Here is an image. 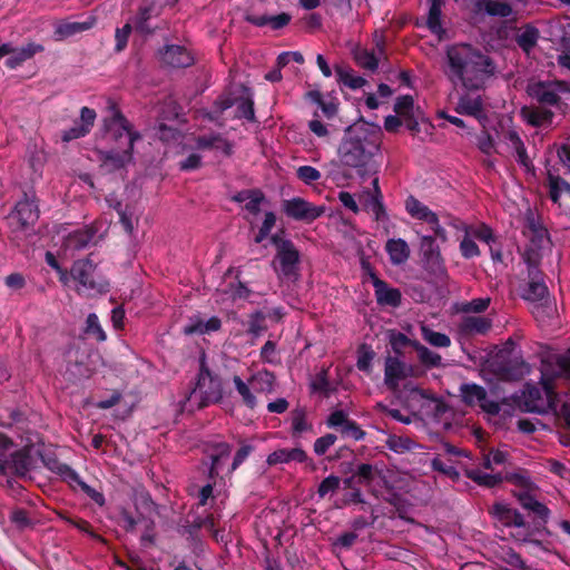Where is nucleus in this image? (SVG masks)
<instances>
[{
  "instance_id": "f257e3e1",
  "label": "nucleus",
  "mask_w": 570,
  "mask_h": 570,
  "mask_svg": "<svg viewBox=\"0 0 570 570\" xmlns=\"http://www.w3.org/2000/svg\"><path fill=\"white\" fill-rule=\"evenodd\" d=\"M381 144L380 127L366 122L348 126L337 149L341 165L355 169L358 175H365L372 158L380 151Z\"/></svg>"
},
{
  "instance_id": "f03ea898",
  "label": "nucleus",
  "mask_w": 570,
  "mask_h": 570,
  "mask_svg": "<svg viewBox=\"0 0 570 570\" xmlns=\"http://www.w3.org/2000/svg\"><path fill=\"white\" fill-rule=\"evenodd\" d=\"M448 77L453 82L460 81L466 90H479L493 73L492 60L474 49L471 45L459 43L448 48Z\"/></svg>"
},
{
  "instance_id": "7ed1b4c3",
  "label": "nucleus",
  "mask_w": 570,
  "mask_h": 570,
  "mask_svg": "<svg viewBox=\"0 0 570 570\" xmlns=\"http://www.w3.org/2000/svg\"><path fill=\"white\" fill-rule=\"evenodd\" d=\"M193 396H198L199 399L197 403L198 409L219 403L224 396L222 379L207 366L205 353L199 358V371L195 387L187 395L186 401H190Z\"/></svg>"
},
{
  "instance_id": "20e7f679",
  "label": "nucleus",
  "mask_w": 570,
  "mask_h": 570,
  "mask_svg": "<svg viewBox=\"0 0 570 570\" xmlns=\"http://www.w3.org/2000/svg\"><path fill=\"white\" fill-rule=\"evenodd\" d=\"M489 513L505 528L512 529L511 537L520 543L541 546V541L533 538L531 523L525 521L523 514L507 503L495 502Z\"/></svg>"
},
{
  "instance_id": "39448f33",
  "label": "nucleus",
  "mask_w": 570,
  "mask_h": 570,
  "mask_svg": "<svg viewBox=\"0 0 570 570\" xmlns=\"http://www.w3.org/2000/svg\"><path fill=\"white\" fill-rule=\"evenodd\" d=\"M560 376H570V351L561 355H551L541 363L540 383L549 405L557 397L553 377Z\"/></svg>"
},
{
  "instance_id": "423d86ee",
  "label": "nucleus",
  "mask_w": 570,
  "mask_h": 570,
  "mask_svg": "<svg viewBox=\"0 0 570 570\" xmlns=\"http://www.w3.org/2000/svg\"><path fill=\"white\" fill-rule=\"evenodd\" d=\"M568 90V82L563 80L530 81L525 88L527 95L532 100H535L538 105L546 107H559L562 102L560 92Z\"/></svg>"
},
{
  "instance_id": "0eeeda50",
  "label": "nucleus",
  "mask_w": 570,
  "mask_h": 570,
  "mask_svg": "<svg viewBox=\"0 0 570 570\" xmlns=\"http://www.w3.org/2000/svg\"><path fill=\"white\" fill-rule=\"evenodd\" d=\"M70 275L78 282L82 291L95 293L107 291L108 283L96 273V265L89 258L76 261L70 269Z\"/></svg>"
},
{
  "instance_id": "6e6552de",
  "label": "nucleus",
  "mask_w": 570,
  "mask_h": 570,
  "mask_svg": "<svg viewBox=\"0 0 570 570\" xmlns=\"http://www.w3.org/2000/svg\"><path fill=\"white\" fill-rule=\"evenodd\" d=\"M273 245L276 247V258L279 262L281 272L285 277L297 275V266L299 264V252L292 240L282 238L279 234L271 237Z\"/></svg>"
},
{
  "instance_id": "1a4fd4ad",
  "label": "nucleus",
  "mask_w": 570,
  "mask_h": 570,
  "mask_svg": "<svg viewBox=\"0 0 570 570\" xmlns=\"http://www.w3.org/2000/svg\"><path fill=\"white\" fill-rule=\"evenodd\" d=\"M111 117L104 120L105 132L108 139L114 142H119L124 139V148H128V139L140 134L132 130L130 122L116 106L111 107Z\"/></svg>"
},
{
  "instance_id": "9d476101",
  "label": "nucleus",
  "mask_w": 570,
  "mask_h": 570,
  "mask_svg": "<svg viewBox=\"0 0 570 570\" xmlns=\"http://www.w3.org/2000/svg\"><path fill=\"white\" fill-rule=\"evenodd\" d=\"M39 218V209L35 200V195L23 194L13 212L8 216L10 225H17L21 229L33 226Z\"/></svg>"
},
{
  "instance_id": "9b49d317",
  "label": "nucleus",
  "mask_w": 570,
  "mask_h": 570,
  "mask_svg": "<svg viewBox=\"0 0 570 570\" xmlns=\"http://www.w3.org/2000/svg\"><path fill=\"white\" fill-rule=\"evenodd\" d=\"M460 391L462 401L466 405H479L482 411L490 415H498L500 413L499 403L488 400V393L484 387L478 384H462Z\"/></svg>"
},
{
  "instance_id": "f8f14e48",
  "label": "nucleus",
  "mask_w": 570,
  "mask_h": 570,
  "mask_svg": "<svg viewBox=\"0 0 570 570\" xmlns=\"http://www.w3.org/2000/svg\"><path fill=\"white\" fill-rule=\"evenodd\" d=\"M157 57L160 65L167 68H187L195 62L193 53L178 45L164 46L158 50Z\"/></svg>"
},
{
  "instance_id": "ddd939ff",
  "label": "nucleus",
  "mask_w": 570,
  "mask_h": 570,
  "mask_svg": "<svg viewBox=\"0 0 570 570\" xmlns=\"http://www.w3.org/2000/svg\"><path fill=\"white\" fill-rule=\"evenodd\" d=\"M179 0H142L135 18V28L142 33H151L147 24L153 17H158L167 7H174Z\"/></svg>"
},
{
  "instance_id": "4468645a",
  "label": "nucleus",
  "mask_w": 570,
  "mask_h": 570,
  "mask_svg": "<svg viewBox=\"0 0 570 570\" xmlns=\"http://www.w3.org/2000/svg\"><path fill=\"white\" fill-rule=\"evenodd\" d=\"M513 401L522 412L541 414L547 411L542 391L531 383H525L523 390L513 396Z\"/></svg>"
},
{
  "instance_id": "2eb2a0df",
  "label": "nucleus",
  "mask_w": 570,
  "mask_h": 570,
  "mask_svg": "<svg viewBox=\"0 0 570 570\" xmlns=\"http://www.w3.org/2000/svg\"><path fill=\"white\" fill-rule=\"evenodd\" d=\"M405 208L407 213L415 219L423 220L431 225L435 237L446 240V234L444 228L440 226L438 215L432 212L428 206L422 204L414 196H409L405 200Z\"/></svg>"
},
{
  "instance_id": "dca6fc26",
  "label": "nucleus",
  "mask_w": 570,
  "mask_h": 570,
  "mask_svg": "<svg viewBox=\"0 0 570 570\" xmlns=\"http://www.w3.org/2000/svg\"><path fill=\"white\" fill-rule=\"evenodd\" d=\"M283 207L288 217L297 220L313 222L324 213V207L314 206L301 197L285 200Z\"/></svg>"
},
{
  "instance_id": "f3484780",
  "label": "nucleus",
  "mask_w": 570,
  "mask_h": 570,
  "mask_svg": "<svg viewBox=\"0 0 570 570\" xmlns=\"http://www.w3.org/2000/svg\"><path fill=\"white\" fill-rule=\"evenodd\" d=\"M140 139V135H135L128 139V148H124L121 151H102L100 159L102 161L101 167L106 168L107 171H115L124 168L132 159L134 144Z\"/></svg>"
},
{
  "instance_id": "a211bd4d",
  "label": "nucleus",
  "mask_w": 570,
  "mask_h": 570,
  "mask_svg": "<svg viewBox=\"0 0 570 570\" xmlns=\"http://www.w3.org/2000/svg\"><path fill=\"white\" fill-rule=\"evenodd\" d=\"M549 294L548 287L540 269H533L528 274V281L520 289V296L529 302H541Z\"/></svg>"
},
{
  "instance_id": "6ab92c4d",
  "label": "nucleus",
  "mask_w": 570,
  "mask_h": 570,
  "mask_svg": "<svg viewBox=\"0 0 570 570\" xmlns=\"http://www.w3.org/2000/svg\"><path fill=\"white\" fill-rule=\"evenodd\" d=\"M421 249L423 253V262L431 273L441 275L444 273V262L440 253V248L435 243L433 236H424L421 242Z\"/></svg>"
},
{
  "instance_id": "aec40b11",
  "label": "nucleus",
  "mask_w": 570,
  "mask_h": 570,
  "mask_svg": "<svg viewBox=\"0 0 570 570\" xmlns=\"http://www.w3.org/2000/svg\"><path fill=\"white\" fill-rule=\"evenodd\" d=\"M45 50L42 45L30 42L22 48H13L9 43H2V57L9 56L6 60V66L16 68L22 65L26 60L31 59L36 53Z\"/></svg>"
},
{
  "instance_id": "412c9836",
  "label": "nucleus",
  "mask_w": 570,
  "mask_h": 570,
  "mask_svg": "<svg viewBox=\"0 0 570 570\" xmlns=\"http://www.w3.org/2000/svg\"><path fill=\"white\" fill-rule=\"evenodd\" d=\"M289 462L307 463L311 470L314 471L316 469L314 461L309 459L307 453L301 448L277 449L268 454L266 459V463L269 466Z\"/></svg>"
},
{
  "instance_id": "4be33fe9",
  "label": "nucleus",
  "mask_w": 570,
  "mask_h": 570,
  "mask_svg": "<svg viewBox=\"0 0 570 570\" xmlns=\"http://www.w3.org/2000/svg\"><path fill=\"white\" fill-rule=\"evenodd\" d=\"M455 111L460 115L474 117L480 122L488 120V116L484 109V101L480 95L472 96L468 92L461 95L459 97Z\"/></svg>"
},
{
  "instance_id": "5701e85b",
  "label": "nucleus",
  "mask_w": 570,
  "mask_h": 570,
  "mask_svg": "<svg viewBox=\"0 0 570 570\" xmlns=\"http://www.w3.org/2000/svg\"><path fill=\"white\" fill-rule=\"evenodd\" d=\"M412 367L397 356H387L384 366V381L389 389L396 390L399 382L411 375Z\"/></svg>"
},
{
  "instance_id": "b1692460",
  "label": "nucleus",
  "mask_w": 570,
  "mask_h": 570,
  "mask_svg": "<svg viewBox=\"0 0 570 570\" xmlns=\"http://www.w3.org/2000/svg\"><path fill=\"white\" fill-rule=\"evenodd\" d=\"M32 465L30 449L24 446L11 454L10 460L2 462V474L12 473L19 478H24Z\"/></svg>"
},
{
  "instance_id": "393cba45",
  "label": "nucleus",
  "mask_w": 570,
  "mask_h": 570,
  "mask_svg": "<svg viewBox=\"0 0 570 570\" xmlns=\"http://www.w3.org/2000/svg\"><path fill=\"white\" fill-rule=\"evenodd\" d=\"M178 117L177 106L176 104H168L165 106L161 112L160 120L158 125L155 127L156 136L165 141H176L180 137V131L177 128H174L167 125L164 120H175Z\"/></svg>"
},
{
  "instance_id": "a878e982",
  "label": "nucleus",
  "mask_w": 570,
  "mask_h": 570,
  "mask_svg": "<svg viewBox=\"0 0 570 570\" xmlns=\"http://www.w3.org/2000/svg\"><path fill=\"white\" fill-rule=\"evenodd\" d=\"M521 117L532 127L539 128L552 124L554 112L546 106H524L521 108Z\"/></svg>"
},
{
  "instance_id": "bb28decb",
  "label": "nucleus",
  "mask_w": 570,
  "mask_h": 570,
  "mask_svg": "<svg viewBox=\"0 0 570 570\" xmlns=\"http://www.w3.org/2000/svg\"><path fill=\"white\" fill-rule=\"evenodd\" d=\"M374 293L376 303L381 306L397 307L402 303V293L399 288L390 287L389 284L381 279L375 278Z\"/></svg>"
},
{
  "instance_id": "cd10ccee",
  "label": "nucleus",
  "mask_w": 570,
  "mask_h": 570,
  "mask_svg": "<svg viewBox=\"0 0 570 570\" xmlns=\"http://www.w3.org/2000/svg\"><path fill=\"white\" fill-rule=\"evenodd\" d=\"M472 3L474 12H485L491 17L507 18L513 12L511 4L505 0H472Z\"/></svg>"
},
{
  "instance_id": "c85d7f7f",
  "label": "nucleus",
  "mask_w": 570,
  "mask_h": 570,
  "mask_svg": "<svg viewBox=\"0 0 570 570\" xmlns=\"http://www.w3.org/2000/svg\"><path fill=\"white\" fill-rule=\"evenodd\" d=\"M492 327V321L485 316H465L459 324V331L462 335H484Z\"/></svg>"
},
{
  "instance_id": "c756f323",
  "label": "nucleus",
  "mask_w": 570,
  "mask_h": 570,
  "mask_svg": "<svg viewBox=\"0 0 570 570\" xmlns=\"http://www.w3.org/2000/svg\"><path fill=\"white\" fill-rule=\"evenodd\" d=\"M245 21L256 27L269 26L273 30H279L291 22V14L282 12L277 16L262 14L256 16L247 12L244 17Z\"/></svg>"
},
{
  "instance_id": "7c9ffc66",
  "label": "nucleus",
  "mask_w": 570,
  "mask_h": 570,
  "mask_svg": "<svg viewBox=\"0 0 570 570\" xmlns=\"http://www.w3.org/2000/svg\"><path fill=\"white\" fill-rule=\"evenodd\" d=\"M527 228L531 246L543 248L544 245L550 242L547 228L541 224L539 218L534 217L532 213L527 215Z\"/></svg>"
},
{
  "instance_id": "2f4dec72",
  "label": "nucleus",
  "mask_w": 570,
  "mask_h": 570,
  "mask_svg": "<svg viewBox=\"0 0 570 570\" xmlns=\"http://www.w3.org/2000/svg\"><path fill=\"white\" fill-rule=\"evenodd\" d=\"M494 372L498 374L499 380L519 381L525 373L529 372V366L523 361H509L504 364L498 365Z\"/></svg>"
},
{
  "instance_id": "473e14b6",
  "label": "nucleus",
  "mask_w": 570,
  "mask_h": 570,
  "mask_svg": "<svg viewBox=\"0 0 570 570\" xmlns=\"http://www.w3.org/2000/svg\"><path fill=\"white\" fill-rule=\"evenodd\" d=\"M504 139L512 145L517 154V161L521 166H523L528 171L534 170L533 164L530 157L528 156L527 148L520 135L515 130L509 129L504 132Z\"/></svg>"
},
{
  "instance_id": "72a5a7b5",
  "label": "nucleus",
  "mask_w": 570,
  "mask_h": 570,
  "mask_svg": "<svg viewBox=\"0 0 570 570\" xmlns=\"http://www.w3.org/2000/svg\"><path fill=\"white\" fill-rule=\"evenodd\" d=\"M41 460L50 471L57 473L69 485H72V481H77V472L68 464L59 462L53 455L41 454Z\"/></svg>"
},
{
  "instance_id": "f704fd0d",
  "label": "nucleus",
  "mask_w": 570,
  "mask_h": 570,
  "mask_svg": "<svg viewBox=\"0 0 570 570\" xmlns=\"http://www.w3.org/2000/svg\"><path fill=\"white\" fill-rule=\"evenodd\" d=\"M97 232L98 229L94 225H87L69 234L67 245L76 250L83 249L94 240Z\"/></svg>"
},
{
  "instance_id": "c9c22d12",
  "label": "nucleus",
  "mask_w": 570,
  "mask_h": 570,
  "mask_svg": "<svg viewBox=\"0 0 570 570\" xmlns=\"http://www.w3.org/2000/svg\"><path fill=\"white\" fill-rule=\"evenodd\" d=\"M430 9L428 13L426 26L429 30L438 35L440 38L445 33V30L442 27L441 16H442V7L444 6V0H429Z\"/></svg>"
},
{
  "instance_id": "e433bc0d",
  "label": "nucleus",
  "mask_w": 570,
  "mask_h": 570,
  "mask_svg": "<svg viewBox=\"0 0 570 570\" xmlns=\"http://www.w3.org/2000/svg\"><path fill=\"white\" fill-rule=\"evenodd\" d=\"M386 252L390 256V261L394 265H401L410 257V248L405 240L389 239L386 243Z\"/></svg>"
},
{
  "instance_id": "4c0bfd02",
  "label": "nucleus",
  "mask_w": 570,
  "mask_h": 570,
  "mask_svg": "<svg viewBox=\"0 0 570 570\" xmlns=\"http://www.w3.org/2000/svg\"><path fill=\"white\" fill-rule=\"evenodd\" d=\"M292 429L291 434L293 438L301 436L304 432L312 430L313 425L307 421V411L303 406H296L291 412Z\"/></svg>"
},
{
  "instance_id": "58836bf2",
  "label": "nucleus",
  "mask_w": 570,
  "mask_h": 570,
  "mask_svg": "<svg viewBox=\"0 0 570 570\" xmlns=\"http://www.w3.org/2000/svg\"><path fill=\"white\" fill-rule=\"evenodd\" d=\"M276 377L274 373L263 370L253 374L249 384L253 390L258 393H272L274 391Z\"/></svg>"
},
{
  "instance_id": "ea45409f",
  "label": "nucleus",
  "mask_w": 570,
  "mask_h": 570,
  "mask_svg": "<svg viewBox=\"0 0 570 570\" xmlns=\"http://www.w3.org/2000/svg\"><path fill=\"white\" fill-rule=\"evenodd\" d=\"M216 142H220L223 145V153L225 156H232L233 144L225 139L220 134H210L196 138V147L198 149H212Z\"/></svg>"
},
{
  "instance_id": "a19ab883",
  "label": "nucleus",
  "mask_w": 570,
  "mask_h": 570,
  "mask_svg": "<svg viewBox=\"0 0 570 570\" xmlns=\"http://www.w3.org/2000/svg\"><path fill=\"white\" fill-rule=\"evenodd\" d=\"M529 511L534 514V519L531 524L533 535L535 533L542 532H544L546 534H550V531L547 528V523L550 517V509L546 504L539 502L534 504V507Z\"/></svg>"
},
{
  "instance_id": "79ce46f5",
  "label": "nucleus",
  "mask_w": 570,
  "mask_h": 570,
  "mask_svg": "<svg viewBox=\"0 0 570 570\" xmlns=\"http://www.w3.org/2000/svg\"><path fill=\"white\" fill-rule=\"evenodd\" d=\"M413 348L417 353V358L421 364L428 368L442 366V357L439 353L429 350L420 342L413 343Z\"/></svg>"
},
{
  "instance_id": "37998d69",
  "label": "nucleus",
  "mask_w": 570,
  "mask_h": 570,
  "mask_svg": "<svg viewBox=\"0 0 570 570\" xmlns=\"http://www.w3.org/2000/svg\"><path fill=\"white\" fill-rule=\"evenodd\" d=\"M235 104L237 105V117L245 118L250 122L256 121L254 101L248 88L244 87V95L235 99Z\"/></svg>"
},
{
  "instance_id": "c03bdc74",
  "label": "nucleus",
  "mask_w": 570,
  "mask_h": 570,
  "mask_svg": "<svg viewBox=\"0 0 570 570\" xmlns=\"http://www.w3.org/2000/svg\"><path fill=\"white\" fill-rule=\"evenodd\" d=\"M94 26V20L86 22H70L65 21L57 26L55 33L59 39H66L76 33L89 30Z\"/></svg>"
},
{
  "instance_id": "a18cd8bd",
  "label": "nucleus",
  "mask_w": 570,
  "mask_h": 570,
  "mask_svg": "<svg viewBox=\"0 0 570 570\" xmlns=\"http://www.w3.org/2000/svg\"><path fill=\"white\" fill-rule=\"evenodd\" d=\"M210 449V460L212 464L209 468V478L215 479L217 476V456L218 458H228L232 453L230 444L226 442H215L208 445Z\"/></svg>"
},
{
  "instance_id": "49530a36",
  "label": "nucleus",
  "mask_w": 570,
  "mask_h": 570,
  "mask_svg": "<svg viewBox=\"0 0 570 570\" xmlns=\"http://www.w3.org/2000/svg\"><path fill=\"white\" fill-rule=\"evenodd\" d=\"M379 475L380 470L370 463H361L354 471L356 483L364 487H370Z\"/></svg>"
},
{
  "instance_id": "de8ad7c7",
  "label": "nucleus",
  "mask_w": 570,
  "mask_h": 570,
  "mask_svg": "<svg viewBox=\"0 0 570 570\" xmlns=\"http://www.w3.org/2000/svg\"><path fill=\"white\" fill-rule=\"evenodd\" d=\"M335 73L338 82H342L351 89L362 88L366 83V80L361 76L354 75L351 68L335 66Z\"/></svg>"
},
{
  "instance_id": "09e8293b",
  "label": "nucleus",
  "mask_w": 570,
  "mask_h": 570,
  "mask_svg": "<svg viewBox=\"0 0 570 570\" xmlns=\"http://www.w3.org/2000/svg\"><path fill=\"white\" fill-rule=\"evenodd\" d=\"M353 57L358 67L372 72L376 71L379 59L373 51L358 47L353 51Z\"/></svg>"
},
{
  "instance_id": "8fccbe9b",
  "label": "nucleus",
  "mask_w": 570,
  "mask_h": 570,
  "mask_svg": "<svg viewBox=\"0 0 570 570\" xmlns=\"http://www.w3.org/2000/svg\"><path fill=\"white\" fill-rule=\"evenodd\" d=\"M538 38L539 30L534 27H527L517 36L515 41L524 52L529 53L535 47Z\"/></svg>"
},
{
  "instance_id": "3c124183",
  "label": "nucleus",
  "mask_w": 570,
  "mask_h": 570,
  "mask_svg": "<svg viewBox=\"0 0 570 570\" xmlns=\"http://www.w3.org/2000/svg\"><path fill=\"white\" fill-rule=\"evenodd\" d=\"M547 180L550 199L557 204L560 200L561 191L564 190V183L567 181L559 175L554 174L551 169H547Z\"/></svg>"
},
{
  "instance_id": "603ef678",
  "label": "nucleus",
  "mask_w": 570,
  "mask_h": 570,
  "mask_svg": "<svg viewBox=\"0 0 570 570\" xmlns=\"http://www.w3.org/2000/svg\"><path fill=\"white\" fill-rule=\"evenodd\" d=\"M9 521L18 531L32 527L29 511L22 508H13L9 514Z\"/></svg>"
},
{
  "instance_id": "864d4df0",
  "label": "nucleus",
  "mask_w": 570,
  "mask_h": 570,
  "mask_svg": "<svg viewBox=\"0 0 570 570\" xmlns=\"http://www.w3.org/2000/svg\"><path fill=\"white\" fill-rule=\"evenodd\" d=\"M364 194L366 196L364 207L374 214L376 222L385 219L386 212L383 205V197H372L371 191H365Z\"/></svg>"
},
{
  "instance_id": "5fc2aeb1",
  "label": "nucleus",
  "mask_w": 570,
  "mask_h": 570,
  "mask_svg": "<svg viewBox=\"0 0 570 570\" xmlns=\"http://www.w3.org/2000/svg\"><path fill=\"white\" fill-rule=\"evenodd\" d=\"M387 448L396 453H405L415 446V442L409 436L391 435L386 441Z\"/></svg>"
},
{
  "instance_id": "6e6d98bb",
  "label": "nucleus",
  "mask_w": 570,
  "mask_h": 570,
  "mask_svg": "<svg viewBox=\"0 0 570 570\" xmlns=\"http://www.w3.org/2000/svg\"><path fill=\"white\" fill-rule=\"evenodd\" d=\"M66 373L68 374L69 380L78 381L89 379L94 371L83 362L75 361L68 364Z\"/></svg>"
},
{
  "instance_id": "4d7b16f0",
  "label": "nucleus",
  "mask_w": 570,
  "mask_h": 570,
  "mask_svg": "<svg viewBox=\"0 0 570 570\" xmlns=\"http://www.w3.org/2000/svg\"><path fill=\"white\" fill-rule=\"evenodd\" d=\"M375 356L374 351L372 347L365 343L361 344L357 348V362L356 366L360 371L363 372H370L371 371V364Z\"/></svg>"
},
{
  "instance_id": "13d9d810",
  "label": "nucleus",
  "mask_w": 570,
  "mask_h": 570,
  "mask_svg": "<svg viewBox=\"0 0 570 570\" xmlns=\"http://www.w3.org/2000/svg\"><path fill=\"white\" fill-rule=\"evenodd\" d=\"M423 340L435 347H448L451 344L450 337L440 332H435L426 326L422 327Z\"/></svg>"
},
{
  "instance_id": "bf43d9fd",
  "label": "nucleus",
  "mask_w": 570,
  "mask_h": 570,
  "mask_svg": "<svg viewBox=\"0 0 570 570\" xmlns=\"http://www.w3.org/2000/svg\"><path fill=\"white\" fill-rule=\"evenodd\" d=\"M464 237L460 243V250L464 258H472L480 255V249L474 238L470 235V229L466 225L463 226Z\"/></svg>"
},
{
  "instance_id": "052dcab7",
  "label": "nucleus",
  "mask_w": 570,
  "mask_h": 570,
  "mask_svg": "<svg viewBox=\"0 0 570 570\" xmlns=\"http://www.w3.org/2000/svg\"><path fill=\"white\" fill-rule=\"evenodd\" d=\"M233 382L237 392L242 396L244 404L249 409H254L257 404V401L249 386L238 375L233 377Z\"/></svg>"
},
{
  "instance_id": "680f3d73",
  "label": "nucleus",
  "mask_w": 570,
  "mask_h": 570,
  "mask_svg": "<svg viewBox=\"0 0 570 570\" xmlns=\"http://www.w3.org/2000/svg\"><path fill=\"white\" fill-rule=\"evenodd\" d=\"M413 343H417V341L410 340L404 333L396 331L390 333V344L396 355H402L403 350L407 346L413 347Z\"/></svg>"
},
{
  "instance_id": "e2e57ef3",
  "label": "nucleus",
  "mask_w": 570,
  "mask_h": 570,
  "mask_svg": "<svg viewBox=\"0 0 570 570\" xmlns=\"http://www.w3.org/2000/svg\"><path fill=\"white\" fill-rule=\"evenodd\" d=\"M469 478L476 482L479 485H484L488 488L497 487L503 481V478L500 473L489 474L478 471L470 472Z\"/></svg>"
},
{
  "instance_id": "0e129e2a",
  "label": "nucleus",
  "mask_w": 570,
  "mask_h": 570,
  "mask_svg": "<svg viewBox=\"0 0 570 570\" xmlns=\"http://www.w3.org/2000/svg\"><path fill=\"white\" fill-rule=\"evenodd\" d=\"M264 331H266L265 325V315L261 311H256L255 313L250 314L249 322H248V334H250L253 337H258Z\"/></svg>"
},
{
  "instance_id": "69168bd1",
  "label": "nucleus",
  "mask_w": 570,
  "mask_h": 570,
  "mask_svg": "<svg viewBox=\"0 0 570 570\" xmlns=\"http://www.w3.org/2000/svg\"><path fill=\"white\" fill-rule=\"evenodd\" d=\"M414 100L410 95L401 96L396 99L394 105V111L401 118L413 115Z\"/></svg>"
},
{
  "instance_id": "338daca9",
  "label": "nucleus",
  "mask_w": 570,
  "mask_h": 570,
  "mask_svg": "<svg viewBox=\"0 0 570 570\" xmlns=\"http://www.w3.org/2000/svg\"><path fill=\"white\" fill-rule=\"evenodd\" d=\"M468 228L470 229V235L473 238H476V239L484 242L489 245H491V243L495 242V236L493 234V230L485 224H481L476 227L468 226Z\"/></svg>"
},
{
  "instance_id": "774afa93",
  "label": "nucleus",
  "mask_w": 570,
  "mask_h": 570,
  "mask_svg": "<svg viewBox=\"0 0 570 570\" xmlns=\"http://www.w3.org/2000/svg\"><path fill=\"white\" fill-rule=\"evenodd\" d=\"M86 332L95 336L98 342H104L106 340V334L99 324L98 316L94 313L89 314L87 317Z\"/></svg>"
}]
</instances>
